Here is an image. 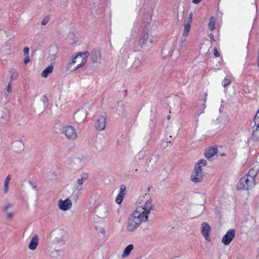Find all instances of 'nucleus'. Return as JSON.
I'll return each mask as SVG.
<instances>
[{
  "label": "nucleus",
  "mask_w": 259,
  "mask_h": 259,
  "mask_svg": "<svg viewBox=\"0 0 259 259\" xmlns=\"http://www.w3.org/2000/svg\"><path fill=\"white\" fill-rule=\"evenodd\" d=\"M214 118V116L212 114V110L204 108L196 113L195 125L198 127L206 126L212 122Z\"/></svg>",
  "instance_id": "nucleus-1"
},
{
  "label": "nucleus",
  "mask_w": 259,
  "mask_h": 259,
  "mask_svg": "<svg viewBox=\"0 0 259 259\" xmlns=\"http://www.w3.org/2000/svg\"><path fill=\"white\" fill-rule=\"evenodd\" d=\"M152 208L153 205L151 201L149 199H145L143 197L142 198H139L134 211L147 220L148 215Z\"/></svg>",
  "instance_id": "nucleus-2"
},
{
  "label": "nucleus",
  "mask_w": 259,
  "mask_h": 259,
  "mask_svg": "<svg viewBox=\"0 0 259 259\" xmlns=\"http://www.w3.org/2000/svg\"><path fill=\"white\" fill-rule=\"evenodd\" d=\"M207 164L205 159L199 160L195 165L194 168L190 175V180L195 184L200 183L202 181L204 174L202 168Z\"/></svg>",
  "instance_id": "nucleus-3"
},
{
  "label": "nucleus",
  "mask_w": 259,
  "mask_h": 259,
  "mask_svg": "<svg viewBox=\"0 0 259 259\" xmlns=\"http://www.w3.org/2000/svg\"><path fill=\"white\" fill-rule=\"evenodd\" d=\"M147 220L134 211L128 218L126 223V229L129 232L135 231L142 223L146 222Z\"/></svg>",
  "instance_id": "nucleus-4"
},
{
  "label": "nucleus",
  "mask_w": 259,
  "mask_h": 259,
  "mask_svg": "<svg viewBox=\"0 0 259 259\" xmlns=\"http://www.w3.org/2000/svg\"><path fill=\"white\" fill-rule=\"evenodd\" d=\"M87 58L85 53H79L73 57L72 60L66 66V69L72 72L83 66L86 63Z\"/></svg>",
  "instance_id": "nucleus-5"
},
{
  "label": "nucleus",
  "mask_w": 259,
  "mask_h": 259,
  "mask_svg": "<svg viewBox=\"0 0 259 259\" xmlns=\"http://www.w3.org/2000/svg\"><path fill=\"white\" fill-rule=\"evenodd\" d=\"M66 232L62 229L53 230L51 233V243L56 245H62L65 243Z\"/></svg>",
  "instance_id": "nucleus-6"
},
{
  "label": "nucleus",
  "mask_w": 259,
  "mask_h": 259,
  "mask_svg": "<svg viewBox=\"0 0 259 259\" xmlns=\"http://www.w3.org/2000/svg\"><path fill=\"white\" fill-rule=\"evenodd\" d=\"M255 185V180L246 176L242 178L237 184V188L240 190H248Z\"/></svg>",
  "instance_id": "nucleus-7"
},
{
  "label": "nucleus",
  "mask_w": 259,
  "mask_h": 259,
  "mask_svg": "<svg viewBox=\"0 0 259 259\" xmlns=\"http://www.w3.org/2000/svg\"><path fill=\"white\" fill-rule=\"evenodd\" d=\"M61 133L69 140H74L77 138V133L74 126L65 125L62 127Z\"/></svg>",
  "instance_id": "nucleus-8"
},
{
  "label": "nucleus",
  "mask_w": 259,
  "mask_h": 259,
  "mask_svg": "<svg viewBox=\"0 0 259 259\" xmlns=\"http://www.w3.org/2000/svg\"><path fill=\"white\" fill-rule=\"evenodd\" d=\"M141 61L136 55H132L127 57L124 61L125 67L130 69L133 67H137Z\"/></svg>",
  "instance_id": "nucleus-9"
},
{
  "label": "nucleus",
  "mask_w": 259,
  "mask_h": 259,
  "mask_svg": "<svg viewBox=\"0 0 259 259\" xmlns=\"http://www.w3.org/2000/svg\"><path fill=\"white\" fill-rule=\"evenodd\" d=\"M211 231V228L207 223L203 222L201 224L200 228L201 233L207 242L211 241L210 236Z\"/></svg>",
  "instance_id": "nucleus-10"
},
{
  "label": "nucleus",
  "mask_w": 259,
  "mask_h": 259,
  "mask_svg": "<svg viewBox=\"0 0 259 259\" xmlns=\"http://www.w3.org/2000/svg\"><path fill=\"white\" fill-rule=\"evenodd\" d=\"M58 206L60 210L66 211L72 208V202L69 198H66L65 200L60 199L58 200Z\"/></svg>",
  "instance_id": "nucleus-11"
},
{
  "label": "nucleus",
  "mask_w": 259,
  "mask_h": 259,
  "mask_svg": "<svg viewBox=\"0 0 259 259\" xmlns=\"http://www.w3.org/2000/svg\"><path fill=\"white\" fill-rule=\"evenodd\" d=\"M235 231L234 229L229 230L222 238V243L225 245L230 244L235 237Z\"/></svg>",
  "instance_id": "nucleus-12"
},
{
  "label": "nucleus",
  "mask_w": 259,
  "mask_h": 259,
  "mask_svg": "<svg viewBox=\"0 0 259 259\" xmlns=\"http://www.w3.org/2000/svg\"><path fill=\"white\" fill-rule=\"evenodd\" d=\"M153 42L151 37L149 36V31L145 30L141 39V44L142 46L148 47Z\"/></svg>",
  "instance_id": "nucleus-13"
},
{
  "label": "nucleus",
  "mask_w": 259,
  "mask_h": 259,
  "mask_svg": "<svg viewBox=\"0 0 259 259\" xmlns=\"http://www.w3.org/2000/svg\"><path fill=\"white\" fill-rule=\"evenodd\" d=\"M87 115V111L84 109H80L75 113L74 115V119L78 122L84 121Z\"/></svg>",
  "instance_id": "nucleus-14"
},
{
  "label": "nucleus",
  "mask_w": 259,
  "mask_h": 259,
  "mask_svg": "<svg viewBox=\"0 0 259 259\" xmlns=\"http://www.w3.org/2000/svg\"><path fill=\"white\" fill-rule=\"evenodd\" d=\"M106 114L105 112H102L98 118V130H104L106 123Z\"/></svg>",
  "instance_id": "nucleus-15"
},
{
  "label": "nucleus",
  "mask_w": 259,
  "mask_h": 259,
  "mask_svg": "<svg viewBox=\"0 0 259 259\" xmlns=\"http://www.w3.org/2000/svg\"><path fill=\"white\" fill-rule=\"evenodd\" d=\"M12 148L16 152H21L23 150L24 145L22 141L16 140L12 143Z\"/></svg>",
  "instance_id": "nucleus-16"
},
{
  "label": "nucleus",
  "mask_w": 259,
  "mask_h": 259,
  "mask_svg": "<svg viewBox=\"0 0 259 259\" xmlns=\"http://www.w3.org/2000/svg\"><path fill=\"white\" fill-rule=\"evenodd\" d=\"M218 152V149L215 147H209L204 151L205 156L206 158L209 159L213 157Z\"/></svg>",
  "instance_id": "nucleus-17"
},
{
  "label": "nucleus",
  "mask_w": 259,
  "mask_h": 259,
  "mask_svg": "<svg viewBox=\"0 0 259 259\" xmlns=\"http://www.w3.org/2000/svg\"><path fill=\"white\" fill-rule=\"evenodd\" d=\"M38 236L37 235H34L31 239L30 242L28 245V248L31 250H35L38 245Z\"/></svg>",
  "instance_id": "nucleus-18"
},
{
  "label": "nucleus",
  "mask_w": 259,
  "mask_h": 259,
  "mask_svg": "<svg viewBox=\"0 0 259 259\" xmlns=\"http://www.w3.org/2000/svg\"><path fill=\"white\" fill-rule=\"evenodd\" d=\"M108 213V211L107 207L104 206H101L98 212V217L100 219L103 220L104 219L107 218Z\"/></svg>",
  "instance_id": "nucleus-19"
},
{
  "label": "nucleus",
  "mask_w": 259,
  "mask_h": 259,
  "mask_svg": "<svg viewBox=\"0 0 259 259\" xmlns=\"http://www.w3.org/2000/svg\"><path fill=\"white\" fill-rule=\"evenodd\" d=\"M88 175L87 174H82L81 175V178L78 179L77 181L76 189L78 190H81L82 189V184L84 181L87 179Z\"/></svg>",
  "instance_id": "nucleus-20"
},
{
  "label": "nucleus",
  "mask_w": 259,
  "mask_h": 259,
  "mask_svg": "<svg viewBox=\"0 0 259 259\" xmlns=\"http://www.w3.org/2000/svg\"><path fill=\"white\" fill-rule=\"evenodd\" d=\"M125 187L124 186H121L120 187V191L119 193L118 194L117 196L116 197L115 201L118 204H120L121 202L123 200V198L124 197V195L125 194Z\"/></svg>",
  "instance_id": "nucleus-21"
},
{
  "label": "nucleus",
  "mask_w": 259,
  "mask_h": 259,
  "mask_svg": "<svg viewBox=\"0 0 259 259\" xmlns=\"http://www.w3.org/2000/svg\"><path fill=\"white\" fill-rule=\"evenodd\" d=\"M185 13V8L182 5H179L177 11V18L179 21H182L183 19Z\"/></svg>",
  "instance_id": "nucleus-22"
},
{
  "label": "nucleus",
  "mask_w": 259,
  "mask_h": 259,
  "mask_svg": "<svg viewBox=\"0 0 259 259\" xmlns=\"http://www.w3.org/2000/svg\"><path fill=\"white\" fill-rule=\"evenodd\" d=\"M134 249V246L132 244H130L124 249L123 253L121 255L122 258H125L130 255L131 251Z\"/></svg>",
  "instance_id": "nucleus-23"
},
{
  "label": "nucleus",
  "mask_w": 259,
  "mask_h": 259,
  "mask_svg": "<svg viewBox=\"0 0 259 259\" xmlns=\"http://www.w3.org/2000/svg\"><path fill=\"white\" fill-rule=\"evenodd\" d=\"M53 70V66L51 65L47 67L45 69H44L41 72V76L44 77H47L49 74L52 73Z\"/></svg>",
  "instance_id": "nucleus-24"
},
{
  "label": "nucleus",
  "mask_w": 259,
  "mask_h": 259,
  "mask_svg": "<svg viewBox=\"0 0 259 259\" xmlns=\"http://www.w3.org/2000/svg\"><path fill=\"white\" fill-rule=\"evenodd\" d=\"M58 53V49L56 47H53L50 48L49 51V56L51 59L54 60L57 57Z\"/></svg>",
  "instance_id": "nucleus-25"
},
{
  "label": "nucleus",
  "mask_w": 259,
  "mask_h": 259,
  "mask_svg": "<svg viewBox=\"0 0 259 259\" xmlns=\"http://www.w3.org/2000/svg\"><path fill=\"white\" fill-rule=\"evenodd\" d=\"M11 179V176L10 175H8L4 182V193L7 194L9 191V184Z\"/></svg>",
  "instance_id": "nucleus-26"
},
{
  "label": "nucleus",
  "mask_w": 259,
  "mask_h": 259,
  "mask_svg": "<svg viewBox=\"0 0 259 259\" xmlns=\"http://www.w3.org/2000/svg\"><path fill=\"white\" fill-rule=\"evenodd\" d=\"M182 124L180 122H175L171 127V130L177 133L181 129Z\"/></svg>",
  "instance_id": "nucleus-27"
},
{
  "label": "nucleus",
  "mask_w": 259,
  "mask_h": 259,
  "mask_svg": "<svg viewBox=\"0 0 259 259\" xmlns=\"http://www.w3.org/2000/svg\"><path fill=\"white\" fill-rule=\"evenodd\" d=\"M191 24L189 22H187L184 25V31L183 35L184 36H187L188 35V33L190 30Z\"/></svg>",
  "instance_id": "nucleus-28"
},
{
  "label": "nucleus",
  "mask_w": 259,
  "mask_h": 259,
  "mask_svg": "<svg viewBox=\"0 0 259 259\" xmlns=\"http://www.w3.org/2000/svg\"><path fill=\"white\" fill-rule=\"evenodd\" d=\"M255 129L252 133V138L254 141H259V127L254 126Z\"/></svg>",
  "instance_id": "nucleus-29"
},
{
  "label": "nucleus",
  "mask_w": 259,
  "mask_h": 259,
  "mask_svg": "<svg viewBox=\"0 0 259 259\" xmlns=\"http://www.w3.org/2000/svg\"><path fill=\"white\" fill-rule=\"evenodd\" d=\"M231 79L228 77H224L221 80V83L224 87H226L230 84Z\"/></svg>",
  "instance_id": "nucleus-30"
},
{
  "label": "nucleus",
  "mask_w": 259,
  "mask_h": 259,
  "mask_svg": "<svg viewBox=\"0 0 259 259\" xmlns=\"http://www.w3.org/2000/svg\"><path fill=\"white\" fill-rule=\"evenodd\" d=\"M10 73L11 74L10 81H12L13 80L16 79L18 76V73L15 69H12L10 70Z\"/></svg>",
  "instance_id": "nucleus-31"
},
{
  "label": "nucleus",
  "mask_w": 259,
  "mask_h": 259,
  "mask_svg": "<svg viewBox=\"0 0 259 259\" xmlns=\"http://www.w3.org/2000/svg\"><path fill=\"white\" fill-rule=\"evenodd\" d=\"M180 55V51L178 50H174L170 54V57L172 60L178 59Z\"/></svg>",
  "instance_id": "nucleus-32"
},
{
  "label": "nucleus",
  "mask_w": 259,
  "mask_h": 259,
  "mask_svg": "<svg viewBox=\"0 0 259 259\" xmlns=\"http://www.w3.org/2000/svg\"><path fill=\"white\" fill-rule=\"evenodd\" d=\"M257 173V169H251L249 171V172H248V174L246 175V176H247L249 178H253V179H254V178L256 176Z\"/></svg>",
  "instance_id": "nucleus-33"
},
{
  "label": "nucleus",
  "mask_w": 259,
  "mask_h": 259,
  "mask_svg": "<svg viewBox=\"0 0 259 259\" xmlns=\"http://www.w3.org/2000/svg\"><path fill=\"white\" fill-rule=\"evenodd\" d=\"M254 122L255 126L259 127V109L258 110L254 118Z\"/></svg>",
  "instance_id": "nucleus-34"
},
{
  "label": "nucleus",
  "mask_w": 259,
  "mask_h": 259,
  "mask_svg": "<svg viewBox=\"0 0 259 259\" xmlns=\"http://www.w3.org/2000/svg\"><path fill=\"white\" fill-rule=\"evenodd\" d=\"M106 228L105 227L101 226L99 229V235L100 237H104L106 234Z\"/></svg>",
  "instance_id": "nucleus-35"
},
{
  "label": "nucleus",
  "mask_w": 259,
  "mask_h": 259,
  "mask_svg": "<svg viewBox=\"0 0 259 259\" xmlns=\"http://www.w3.org/2000/svg\"><path fill=\"white\" fill-rule=\"evenodd\" d=\"M50 21V17L48 16H45L42 21H41V25H46Z\"/></svg>",
  "instance_id": "nucleus-36"
},
{
  "label": "nucleus",
  "mask_w": 259,
  "mask_h": 259,
  "mask_svg": "<svg viewBox=\"0 0 259 259\" xmlns=\"http://www.w3.org/2000/svg\"><path fill=\"white\" fill-rule=\"evenodd\" d=\"M209 28L210 30H213L215 28V24L213 20L211 19L208 24Z\"/></svg>",
  "instance_id": "nucleus-37"
},
{
  "label": "nucleus",
  "mask_w": 259,
  "mask_h": 259,
  "mask_svg": "<svg viewBox=\"0 0 259 259\" xmlns=\"http://www.w3.org/2000/svg\"><path fill=\"white\" fill-rule=\"evenodd\" d=\"M29 185L32 187V189L35 191L36 193L38 192V190L37 189V186L36 185H35L33 183H32L31 181H29Z\"/></svg>",
  "instance_id": "nucleus-38"
},
{
  "label": "nucleus",
  "mask_w": 259,
  "mask_h": 259,
  "mask_svg": "<svg viewBox=\"0 0 259 259\" xmlns=\"http://www.w3.org/2000/svg\"><path fill=\"white\" fill-rule=\"evenodd\" d=\"M13 206V205L11 203H8L6 206L4 207V210L5 212H7L10 208H11Z\"/></svg>",
  "instance_id": "nucleus-39"
},
{
  "label": "nucleus",
  "mask_w": 259,
  "mask_h": 259,
  "mask_svg": "<svg viewBox=\"0 0 259 259\" xmlns=\"http://www.w3.org/2000/svg\"><path fill=\"white\" fill-rule=\"evenodd\" d=\"M7 92H9V93H11L12 91V83H11V81H10L9 84H8V85L7 87Z\"/></svg>",
  "instance_id": "nucleus-40"
},
{
  "label": "nucleus",
  "mask_w": 259,
  "mask_h": 259,
  "mask_svg": "<svg viewBox=\"0 0 259 259\" xmlns=\"http://www.w3.org/2000/svg\"><path fill=\"white\" fill-rule=\"evenodd\" d=\"M6 217H7V219L11 220L12 219V218L13 217V213L12 212H8L7 214Z\"/></svg>",
  "instance_id": "nucleus-41"
},
{
  "label": "nucleus",
  "mask_w": 259,
  "mask_h": 259,
  "mask_svg": "<svg viewBox=\"0 0 259 259\" xmlns=\"http://www.w3.org/2000/svg\"><path fill=\"white\" fill-rule=\"evenodd\" d=\"M192 16H193V13L192 12H190L189 14V16H188V21H187V22H190V24H191V23Z\"/></svg>",
  "instance_id": "nucleus-42"
},
{
  "label": "nucleus",
  "mask_w": 259,
  "mask_h": 259,
  "mask_svg": "<svg viewBox=\"0 0 259 259\" xmlns=\"http://www.w3.org/2000/svg\"><path fill=\"white\" fill-rule=\"evenodd\" d=\"M23 52L25 55H28L29 52V49L28 47H25L23 49Z\"/></svg>",
  "instance_id": "nucleus-43"
},
{
  "label": "nucleus",
  "mask_w": 259,
  "mask_h": 259,
  "mask_svg": "<svg viewBox=\"0 0 259 259\" xmlns=\"http://www.w3.org/2000/svg\"><path fill=\"white\" fill-rule=\"evenodd\" d=\"M213 54L215 57H218L220 56L219 53L218 52L216 48L213 49Z\"/></svg>",
  "instance_id": "nucleus-44"
},
{
  "label": "nucleus",
  "mask_w": 259,
  "mask_h": 259,
  "mask_svg": "<svg viewBox=\"0 0 259 259\" xmlns=\"http://www.w3.org/2000/svg\"><path fill=\"white\" fill-rule=\"evenodd\" d=\"M30 61L29 55L26 56L25 58L24 59V62L25 64H27Z\"/></svg>",
  "instance_id": "nucleus-45"
},
{
  "label": "nucleus",
  "mask_w": 259,
  "mask_h": 259,
  "mask_svg": "<svg viewBox=\"0 0 259 259\" xmlns=\"http://www.w3.org/2000/svg\"><path fill=\"white\" fill-rule=\"evenodd\" d=\"M41 100L44 102V105H45L46 102H47V98L46 96H44L42 97V98Z\"/></svg>",
  "instance_id": "nucleus-46"
},
{
  "label": "nucleus",
  "mask_w": 259,
  "mask_h": 259,
  "mask_svg": "<svg viewBox=\"0 0 259 259\" xmlns=\"http://www.w3.org/2000/svg\"><path fill=\"white\" fill-rule=\"evenodd\" d=\"M222 103H223V102H222V101H220V104H219V112H221V107H222Z\"/></svg>",
  "instance_id": "nucleus-47"
},
{
  "label": "nucleus",
  "mask_w": 259,
  "mask_h": 259,
  "mask_svg": "<svg viewBox=\"0 0 259 259\" xmlns=\"http://www.w3.org/2000/svg\"><path fill=\"white\" fill-rule=\"evenodd\" d=\"M201 1V0H193L192 2L194 4H198V3H200Z\"/></svg>",
  "instance_id": "nucleus-48"
},
{
  "label": "nucleus",
  "mask_w": 259,
  "mask_h": 259,
  "mask_svg": "<svg viewBox=\"0 0 259 259\" xmlns=\"http://www.w3.org/2000/svg\"><path fill=\"white\" fill-rule=\"evenodd\" d=\"M123 105L122 103L119 104L118 105V106H119V107L123 108Z\"/></svg>",
  "instance_id": "nucleus-49"
},
{
  "label": "nucleus",
  "mask_w": 259,
  "mask_h": 259,
  "mask_svg": "<svg viewBox=\"0 0 259 259\" xmlns=\"http://www.w3.org/2000/svg\"><path fill=\"white\" fill-rule=\"evenodd\" d=\"M206 94H205V98H204V99L203 100V102H204V103H205V102H206Z\"/></svg>",
  "instance_id": "nucleus-50"
},
{
  "label": "nucleus",
  "mask_w": 259,
  "mask_h": 259,
  "mask_svg": "<svg viewBox=\"0 0 259 259\" xmlns=\"http://www.w3.org/2000/svg\"><path fill=\"white\" fill-rule=\"evenodd\" d=\"M168 143H170V141H166V144H167Z\"/></svg>",
  "instance_id": "nucleus-51"
},
{
  "label": "nucleus",
  "mask_w": 259,
  "mask_h": 259,
  "mask_svg": "<svg viewBox=\"0 0 259 259\" xmlns=\"http://www.w3.org/2000/svg\"><path fill=\"white\" fill-rule=\"evenodd\" d=\"M224 155H225V154L224 153H223L221 154V156H224Z\"/></svg>",
  "instance_id": "nucleus-52"
},
{
  "label": "nucleus",
  "mask_w": 259,
  "mask_h": 259,
  "mask_svg": "<svg viewBox=\"0 0 259 259\" xmlns=\"http://www.w3.org/2000/svg\"><path fill=\"white\" fill-rule=\"evenodd\" d=\"M257 156H258V157H259V152H258V155H257Z\"/></svg>",
  "instance_id": "nucleus-53"
}]
</instances>
